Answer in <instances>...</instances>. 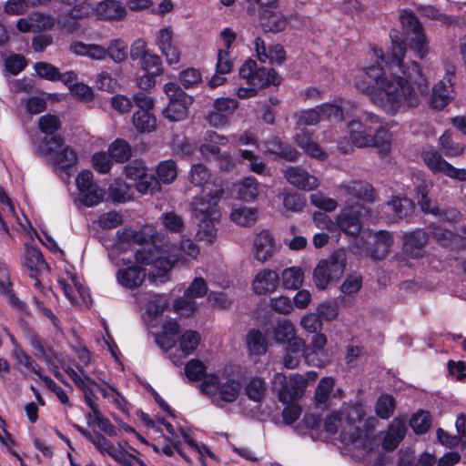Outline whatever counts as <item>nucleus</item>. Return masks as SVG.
Returning <instances> with one entry per match:
<instances>
[{
  "mask_svg": "<svg viewBox=\"0 0 466 466\" xmlns=\"http://www.w3.org/2000/svg\"><path fill=\"white\" fill-rule=\"evenodd\" d=\"M310 202L316 208L325 210L327 212L333 211L336 209L338 204L336 200L330 198L325 197L322 193L317 192L310 195Z\"/></svg>",
  "mask_w": 466,
  "mask_h": 466,
  "instance_id": "69168bd1",
  "label": "nucleus"
},
{
  "mask_svg": "<svg viewBox=\"0 0 466 466\" xmlns=\"http://www.w3.org/2000/svg\"><path fill=\"white\" fill-rule=\"evenodd\" d=\"M254 257L260 262L269 259L275 251V240L273 236L267 230L258 233L253 243Z\"/></svg>",
  "mask_w": 466,
  "mask_h": 466,
  "instance_id": "aec40b11",
  "label": "nucleus"
},
{
  "mask_svg": "<svg viewBox=\"0 0 466 466\" xmlns=\"http://www.w3.org/2000/svg\"><path fill=\"white\" fill-rule=\"evenodd\" d=\"M117 281L125 288L134 289L139 287L146 278V272L138 266H131L117 271Z\"/></svg>",
  "mask_w": 466,
  "mask_h": 466,
  "instance_id": "a878e982",
  "label": "nucleus"
},
{
  "mask_svg": "<svg viewBox=\"0 0 466 466\" xmlns=\"http://www.w3.org/2000/svg\"><path fill=\"white\" fill-rule=\"evenodd\" d=\"M422 158L428 167L434 173H445L449 163L436 151L432 149L422 152Z\"/></svg>",
  "mask_w": 466,
  "mask_h": 466,
  "instance_id": "a18cd8bd",
  "label": "nucleus"
},
{
  "mask_svg": "<svg viewBox=\"0 0 466 466\" xmlns=\"http://www.w3.org/2000/svg\"><path fill=\"white\" fill-rule=\"evenodd\" d=\"M403 253L411 258H418L424 254V249L429 240V234L422 229H417L406 233L403 236Z\"/></svg>",
  "mask_w": 466,
  "mask_h": 466,
  "instance_id": "dca6fc26",
  "label": "nucleus"
},
{
  "mask_svg": "<svg viewBox=\"0 0 466 466\" xmlns=\"http://www.w3.org/2000/svg\"><path fill=\"white\" fill-rule=\"evenodd\" d=\"M392 49L385 60L390 66L402 68L403 76H386L380 66H370L360 72L355 86L389 115L417 107L428 95L430 85L415 61L403 63L406 46L398 34H390Z\"/></svg>",
  "mask_w": 466,
  "mask_h": 466,
  "instance_id": "f257e3e1",
  "label": "nucleus"
},
{
  "mask_svg": "<svg viewBox=\"0 0 466 466\" xmlns=\"http://www.w3.org/2000/svg\"><path fill=\"white\" fill-rule=\"evenodd\" d=\"M439 140L441 150L447 157H458L464 150V147L461 144L455 143L451 139V135L448 131L443 133L442 136H441V137L439 138Z\"/></svg>",
  "mask_w": 466,
  "mask_h": 466,
  "instance_id": "3c124183",
  "label": "nucleus"
},
{
  "mask_svg": "<svg viewBox=\"0 0 466 466\" xmlns=\"http://www.w3.org/2000/svg\"><path fill=\"white\" fill-rule=\"evenodd\" d=\"M373 244L367 248L368 254L374 260H381L387 257L393 244L390 232L380 230L373 234Z\"/></svg>",
  "mask_w": 466,
  "mask_h": 466,
  "instance_id": "6ab92c4d",
  "label": "nucleus"
},
{
  "mask_svg": "<svg viewBox=\"0 0 466 466\" xmlns=\"http://www.w3.org/2000/svg\"><path fill=\"white\" fill-rule=\"evenodd\" d=\"M164 92L169 99L167 106L164 110V116L171 121H180L187 116V107L192 100L178 85L167 83Z\"/></svg>",
  "mask_w": 466,
  "mask_h": 466,
  "instance_id": "9d476101",
  "label": "nucleus"
},
{
  "mask_svg": "<svg viewBox=\"0 0 466 466\" xmlns=\"http://www.w3.org/2000/svg\"><path fill=\"white\" fill-rule=\"evenodd\" d=\"M25 266L30 271V277L36 279L37 274L47 269L41 251L35 247L26 246L24 252Z\"/></svg>",
  "mask_w": 466,
  "mask_h": 466,
  "instance_id": "c85d7f7f",
  "label": "nucleus"
},
{
  "mask_svg": "<svg viewBox=\"0 0 466 466\" xmlns=\"http://www.w3.org/2000/svg\"><path fill=\"white\" fill-rule=\"evenodd\" d=\"M400 21L405 34V40L410 48L413 50L420 59L429 52L428 40L421 24L412 13L405 12L400 15Z\"/></svg>",
  "mask_w": 466,
  "mask_h": 466,
  "instance_id": "6e6552de",
  "label": "nucleus"
},
{
  "mask_svg": "<svg viewBox=\"0 0 466 466\" xmlns=\"http://www.w3.org/2000/svg\"><path fill=\"white\" fill-rule=\"evenodd\" d=\"M432 184L430 181L421 180L420 183L417 185V200L420 205L421 210L425 213H431L435 216L442 217L450 221H456L460 217V213L456 210L451 212V217L447 216V212L441 210L437 203L433 201L431 198H429V193Z\"/></svg>",
  "mask_w": 466,
  "mask_h": 466,
  "instance_id": "f8f14e48",
  "label": "nucleus"
},
{
  "mask_svg": "<svg viewBox=\"0 0 466 466\" xmlns=\"http://www.w3.org/2000/svg\"><path fill=\"white\" fill-rule=\"evenodd\" d=\"M200 342V335L195 330H187L183 333L179 341V348L184 356L192 354Z\"/></svg>",
  "mask_w": 466,
  "mask_h": 466,
  "instance_id": "8fccbe9b",
  "label": "nucleus"
},
{
  "mask_svg": "<svg viewBox=\"0 0 466 466\" xmlns=\"http://www.w3.org/2000/svg\"><path fill=\"white\" fill-rule=\"evenodd\" d=\"M320 117L327 118L331 121H341L343 119V110L341 106L334 104H323L319 106Z\"/></svg>",
  "mask_w": 466,
  "mask_h": 466,
  "instance_id": "338daca9",
  "label": "nucleus"
},
{
  "mask_svg": "<svg viewBox=\"0 0 466 466\" xmlns=\"http://www.w3.org/2000/svg\"><path fill=\"white\" fill-rule=\"evenodd\" d=\"M0 231L6 237L10 238L11 235L7 228L6 218L9 217L15 218V212L10 198L5 192L3 187H0Z\"/></svg>",
  "mask_w": 466,
  "mask_h": 466,
  "instance_id": "f704fd0d",
  "label": "nucleus"
},
{
  "mask_svg": "<svg viewBox=\"0 0 466 466\" xmlns=\"http://www.w3.org/2000/svg\"><path fill=\"white\" fill-rule=\"evenodd\" d=\"M245 390L250 400L259 401L265 396L267 385L263 379L254 378L247 384Z\"/></svg>",
  "mask_w": 466,
  "mask_h": 466,
  "instance_id": "603ef678",
  "label": "nucleus"
},
{
  "mask_svg": "<svg viewBox=\"0 0 466 466\" xmlns=\"http://www.w3.org/2000/svg\"><path fill=\"white\" fill-rule=\"evenodd\" d=\"M199 254L198 247L190 239H184L180 243V248L177 252H174L173 250H167V256L171 257L174 255H177L180 257L178 260H185L184 255L190 257L191 258H196Z\"/></svg>",
  "mask_w": 466,
  "mask_h": 466,
  "instance_id": "13d9d810",
  "label": "nucleus"
},
{
  "mask_svg": "<svg viewBox=\"0 0 466 466\" xmlns=\"http://www.w3.org/2000/svg\"><path fill=\"white\" fill-rule=\"evenodd\" d=\"M247 345L251 355L260 356L267 350L268 343L258 329H251L247 335Z\"/></svg>",
  "mask_w": 466,
  "mask_h": 466,
  "instance_id": "37998d69",
  "label": "nucleus"
},
{
  "mask_svg": "<svg viewBox=\"0 0 466 466\" xmlns=\"http://www.w3.org/2000/svg\"><path fill=\"white\" fill-rule=\"evenodd\" d=\"M76 183L79 191V199L85 206L92 207L102 202L105 192L94 182L91 171H81L76 177Z\"/></svg>",
  "mask_w": 466,
  "mask_h": 466,
  "instance_id": "9b49d317",
  "label": "nucleus"
},
{
  "mask_svg": "<svg viewBox=\"0 0 466 466\" xmlns=\"http://www.w3.org/2000/svg\"><path fill=\"white\" fill-rule=\"evenodd\" d=\"M96 14L105 20H121L126 16V7L118 1L105 0L97 4Z\"/></svg>",
  "mask_w": 466,
  "mask_h": 466,
  "instance_id": "cd10ccee",
  "label": "nucleus"
},
{
  "mask_svg": "<svg viewBox=\"0 0 466 466\" xmlns=\"http://www.w3.org/2000/svg\"><path fill=\"white\" fill-rule=\"evenodd\" d=\"M223 193V186H216L212 191L195 197L190 204L192 218L198 227L197 237L201 241L211 244L217 237L215 225L220 217L218 204Z\"/></svg>",
  "mask_w": 466,
  "mask_h": 466,
  "instance_id": "7ed1b4c3",
  "label": "nucleus"
},
{
  "mask_svg": "<svg viewBox=\"0 0 466 466\" xmlns=\"http://www.w3.org/2000/svg\"><path fill=\"white\" fill-rule=\"evenodd\" d=\"M345 194L357 198L365 201H372L374 199V191L372 187L362 181H352L339 187Z\"/></svg>",
  "mask_w": 466,
  "mask_h": 466,
  "instance_id": "2f4dec72",
  "label": "nucleus"
},
{
  "mask_svg": "<svg viewBox=\"0 0 466 466\" xmlns=\"http://www.w3.org/2000/svg\"><path fill=\"white\" fill-rule=\"evenodd\" d=\"M61 127V121L55 115L46 114L39 117L38 128L46 135H54Z\"/></svg>",
  "mask_w": 466,
  "mask_h": 466,
  "instance_id": "5fc2aeb1",
  "label": "nucleus"
},
{
  "mask_svg": "<svg viewBox=\"0 0 466 466\" xmlns=\"http://www.w3.org/2000/svg\"><path fill=\"white\" fill-rule=\"evenodd\" d=\"M37 152L44 157L53 156L54 162L62 168L70 167L77 161V155L75 150L68 146H65L63 139L57 136L46 137L38 146Z\"/></svg>",
  "mask_w": 466,
  "mask_h": 466,
  "instance_id": "1a4fd4ad",
  "label": "nucleus"
},
{
  "mask_svg": "<svg viewBox=\"0 0 466 466\" xmlns=\"http://www.w3.org/2000/svg\"><path fill=\"white\" fill-rule=\"evenodd\" d=\"M307 384V380L302 375L295 374L288 379L284 374L277 373L272 381V390L280 402L290 403L304 395Z\"/></svg>",
  "mask_w": 466,
  "mask_h": 466,
  "instance_id": "0eeeda50",
  "label": "nucleus"
},
{
  "mask_svg": "<svg viewBox=\"0 0 466 466\" xmlns=\"http://www.w3.org/2000/svg\"><path fill=\"white\" fill-rule=\"evenodd\" d=\"M106 50V56L116 63H121L127 57V44L122 39L112 40Z\"/></svg>",
  "mask_w": 466,
  "mask_h": 466,
  "instance_id": "09e8293b",
  "label": "nucleus"
},
{
  "mask_svg": "<svg viewBox=\"0 0 466 466\" xmlns=\"http://www.w3.org/2000/svg\"><path fill=\"white\" fill-rule=\"evenodd\" d=\"M294 141L307 155L317 159H325L326 154L313 139V133L305 127H296Z\"/></svg>",
  "mask_w": 466,
  "mask_h": 466,
  "instance_id": "f3484780",
  "label": "nucleus"
},
{
  "mask_svg": "<svg viewBox=\"0 0 466 466\" xmlns=\"http://www.w3.org/2000/svg\"><path fill=\"white\" fill-rule=\"evenodd\" d=\"M335 385V381L330 377L322 378L315 391V404L318 409L326 410L329 406L330 392Z\"/></svg>",
  "mask_w": 466,
  "mask_h": 466,
  "instance_id": "72a5a7b5",
  "label": "nucleus"
},
{
  "mask_svg": "<svg viewBox=\"0 0 466 466\" xmlns=\"http://www.w3.org/2000/svg\"><path fill=\"white\" fill-rule=\"evenodd\" d=\"M430 234L436 239V241L443 246L449 247L452 244L453 240L457 237L452 231L443 228L441 227L433 226L431 228Z\"/></svg>",
  "mask_w": 466,
  "mask_h": 466,
  "instance_id": "680f3d73",
  "label": "nucleus"
},
{
  "mask_svg": "<svg viewBox=\"0 0 466 466\" xmlns=\"http://www.w3.org/2000/svg\"><path fill=\"white\" fill-rule=\"evenodd\" d=\"M139 64L141 69L145 72L157 76H160L163 73L161 57L150 51L139 61Z\"/></svg>",
  "mask_w": 466,
  "mask_h": 466,
  "instance_id": "de8ad7c7",
  "label": "nucleus"
},
{
  "mask_svg": "<svg viewBox=\"0 0 466 466\" xmlns=\"http://www.w3.org/2000/svg\"><path fill=\"white\" fill-rule=\"evenodd\" d=\"M436 461L430 453H423L416 459L412 451H400L398 466H432Z\"/></svg>",
  "mask_w": 466,
  "mask_h": 466,
  "instance_id": "e433bc0d",
  "label": "nucleus"
},
{
  "mask_svg": "<svg viewBox=\"0 0 466 466\" xmlns=\"http://www.w3.org/2000/svg\"><path fill=\"white\" fill-rule=\"evenodd\" d=\"M157 176L162 183L169 184L173 182L177 176L176 162L171 159L160 162L157 167Z\"/></svg>",
  "mask_w": 466,
  "mask_h": 466,
  "instance_id": "49530a36",
  "label": "nucleus"
},
{
  "mask_svg": "<svg viewBox=\"0 0 466 466\" xmlns=\"http://www.w3.org/2000/svg\"><path fill=\"white\" fill-rule=\"evenodd\" d=\"M347 258L343 249L334 251L328 258L321 259L313 271V281L319 289H325L329 284L339 279L346 268Z\"/></svg>",
  "mask_w": 466,
  "mask_h": 466,
  "instance_id": "423d86ee",
  "label": "nucleus"
},
{
  "mask_svg": "<svg viewBox=\"0 0 466 466\" xmlns=\"http://www.w3.org/2000/svg\"><path fill=\"white\" fill-rule=\"evenodd\" d=\"M155 116L146 110H137L133 115V125L139 132H151L157 126Z\"/></svg>",
  "mask_w": 466,
  "mask_h": 466,
  "instance_id": "79ce46f5",
  "label": "nucleus"
},
{
  "mask_svg": "<svg viewBox=\"0 0 466 466\" xmlns=\"http://www.w3.org/2000/svg\"><path fill=\"white\" fill-rule=\"evenodd\" d=\"M259 25L265 32L278 33L283 31L287 25V18L279 12L278 8L261 12L258 17Z\"/></svg>",
  "mask_w": 466,
  "mask_h": 466,
  "instance_id": "5701e85b",
  "label": "nucleus"
},
{
  "mask_svg": "<svg viewBox=\"0 0 466 466\" xmlns=\"http://www.w3.org/2000/svg\"><path fill=\"white\" fill-rule=\"evenodd\" d=\"M63 369L75 385L83 392L86 403L88 406L95 404L96 397L92 387H99V384L91 379L82 367L77 366L78 371L71 367H63Z\"/></svg>",
  "mask_w": 466,
  "mask_h": 466,
  "instance_id": "4468645a",
  "label": "nucleus"
},
{
  "mask_svg": "<svg viewBox=\"0 0 466 466\" xmlns=\"http://www.w3.org/2000/svg\"><path fill=\"white\" fill-rule=\"evenodd\" d=\"M108 151L110 157L119 163L127 161L132 155L129 144L126 140L120 138L116 139L110 144Z\"/></svg>",
  "mask_w": 466,
  "mask_h": 466,
  "instance_id": "c03bdc74",
  "label": "nucleus"
},
{
  "mask_svg": "<svg viewBox=\"0 0 466 466\" xmlns=\"http://www.w3.org/2000/svg\"><path fill=\"white\" fill-rule=\"evenodd\" d=\"M162 221L165 228L175 233H179L184 229V222L180 216L175 212H167L162 215Z\"/></svg>",
  "mask_w": 466,
  "mask_h": 466,
  "instance_id": "e2e57ef3",
  "label": "nucleus"
},
{
  "mask_svg": "<svg viewBox=\"0 0 466 466\" xmlns=\"http://www.w3.org/2000/svg\"><path fill=\"white\" fill-rule=\"evenodd\" d=\"M395 410V400L388 394L381 395L377 400L376 414L381 419H388Z\"/></svg>",
  "mask_w": 466,
  "mask_h": 466,
  "instance_id": "864d4df0",
  "label": "nucleus"
},
{
  "mask_svg": "<svg viewBox=\"0 0 466 466\" xmlns=\"http://www.w3.org/2000/svg\"><path fill=\"white\" fill-rule=\"evenodd\" d=\"M405 421L401 419H395L390 425L382 441V447L385 451H393L404 439L406 434Z\"/></svg>",
  "mask_w": 466,
  "mask_h": 466,
  "instance_id": "b1692460",
  "label": "nucleus"
},
{
  "mask_svg": "<svg viewBox=\"0 0 466 466\" xmlns=\"http://www.w3.org/2000/svg\"><path fill=\"white\" fill-rule=\"evenodd\" d=\"M282 286L287 289H298L303 284L304 274L300 268L290 267L281 273Z\"/></svg>",
  "mask_w": 466,
  "mask_h": 466,
  "instance_id": "4c0bfd02",
  "label": "nucleus"
},
{
  "mask_svg": "<svg viewBox=\"0 0 466 466\" xmlns=\"http://www.w3.org/2000/svg\"><path fill=\"white\" fill-rule=\"evenodd\" d=\"M410 424L417 434H422L426 432L431 426L430 414L426 411H419L412 416Z\"/></svg>",
  "mask_w": 466,
  "mask_h": 466,
  "instance_id": "bf43d9fd",
  "label": "nucleus"
},
{
  "mask_svg": "<svg viewBox=\"0 0 466 466\" xmlns=\"http://www.w3.org/2000/svg\"><path fill=\"white\" fill-rule=\"evenodd\" d=\"M327 345V337L325 334L316 332L311 338L310 343L306 345L304 359L309 364L317 365L313 355L322 351Z\"/></svg>",
  "mask_w": 466,
  "mask_h": 466,
  "instance_id": "a19ab883",
  "label": "nucleus"
},
{
  "mask_svg": "<svg viewBox=\"0 0 466 466\" xmlns=\"http://www.w3.org/2000/svg\"><path fill=\"white\" fill-rule=\"evenodd\" d=\"M0 294L5 296L7 300L15 308L25 309V304L21 301L14 293L10 273L6 264L0 259Z\"/></svg>",
  "mask_w": 466,
  "mask_h": 466,
  "instance_id": "bb28decb",
  "label": "nucleus"
},
{
  "mask_svg": "<svg viewBox=\"0 0 466 466\" xmlns=\"http://www.w3.org/2000/svg\"><path fill=\"white\" fill-rule=\"evenodd\" d=\"M167 306V299L163 294H152L148 299L147 311L150 315L157 317L163 313Z\"/></svg>",
  "mask_w": 466,
  "mask_h": 466,
  "instance_id": "052dcab7",
  "label": "nucleus"
},
{
  "mask_svg": "<svg viewBox=\"0 0 466 466\" xmlns=\"http://www.w3.org/2000/svg\"><path fill=\"white\" fill-rule=\"evenodd\" d=\"M351 143L358 147H384L389 143L388 131L381 118L371 112H363L357 120L348 124Z\"/></svg>",
  "mask_w": 466,
  "mask_h": 466,
  "instance_id": "20e7f679",
  "label": "nucleus"
},
{
  "mask_svg": "<svg viewBox=\"0 0 466 466\" xmlns=\"http://www.w3.org/2000/svg\"><path fill=\"white\" fill-rule=\"evenodd\" d=\"M90 442L93 443L102 454H108L116 461L125 462L127 453L121 448L118 449L115 447L103 434L96 432Z\"/></svg>",
  "mask_w": 466,
  "mask_h": 466,
  "instance_id": "7c9ffc66",
  "label": "nucleus"
},
{
  "mask_svg": "<svg viewBox=\"0 0 466 466\" xmlns=\"http://www.w3.org/2000/svg\"><path fill=\"white\" fill-rule=\"evenodd\" d=\"M296 117L298 118L296 127H305L306 126L317 125L321 119L319 107L302 110L296 114Z\"/></svg>",
  "mask_w": 466,
  "mask_h": 466,
  "instance_id": "6e6d98bb",
  "label": "nucleus"
},
{
  "mask_svg": "<svg viewBox=\"0 0 466 466\" xmlns=\"http://www.w3.org/2000/svg\"><path fill=\"white\" fill-rule=\"evenodd\" d=\"M254 44L257 56L260 62L265 63L269 60L270 63L281 64L286 60V53L281 45L270 46L267 50L265 41L260 37H257Z\"/></svg>",
  "mask_w": 466,
  "mask_h": 466,
  "instance_id": "412c9836",
  "label": "nucleus"
},
{
  "mask_svg": "<svg viewBox=\"0 0 466 466\" xmlns=\"http://www.w3.org/2000/svg\"><path fill=\"white\" fill-rule=\"evenodd\" d=\"M306 343L301 338L294 339L286 344V353L283 356V365L285 368L292 370L299 366L300 362V352L304 356Z\"/></svg>",
  "mask_w": 466,
  "mask_h": 466,
  "instance_id": "c756f323",
  "label": "nucleus"
},
{
  "mask_svg": "<svg viewBox=\"0 0 466 466\" xmlns=\"http://www.w3.org/2000/svg\"><path fill=\"white\" fill-rule=\"evenodd\" d=\"M240 384L235 380H229L219 386L218 394L213 396V403L222 407L225 402L234 401L239 393Z\"/></svg>",
  "mask_w": 466,
  "mask_h": 466,
  "instance_id": "473e14b6",
  "label": "nucleus"
},
{
  "mask_svg": "<svg viewBox=\"0 0 466 466\" xmlns=\"http://www.w3.org/2000/svg\"><path fill=\"white\" fill-rule=\"evenodd\" d=\"M274 338L279 343H289L294 339H299L296 336V329L291 321L288 319L277 322L273 329Z\"/></svg>",
  "mask_w": 466,
  "mask_h": 466,
  "instance_id": "58836bf2",
  "label": "nucleus"
},
{
  "mask_svg": "<svg viewBox=\"0 0 466 466\" xmlns=\"http://www.w3.org/2000/svg\"><path fill=\"white\" fill-rule=\"evenodd\" d=\"M136 261L142 265H152V271L148 273L149 280L155 284L165 283L169 279V272L180 257L167 256V250H158L153 248H141L135 253Z\"/></svg>",
  "mask_w": 466,
  "mask_h": 466,
  "instance_id": "39448f33",
  "label": "nucleus"
},
{
  "mask_svg": "<svg viewBox=\"0 0 466 466\" xmlns=\"http://www.w3.org/2000/svg\"><path fill=\"white\" fill-rule=\"evenodd\" d=\"M388 208H391L398 218L407 217L412 210V202L408 198H393Z\"/></svg>",
  "mask_w": 466,
  "mask_h": 466,
  "instance_id": "4d7b16f0",
  "label": "nucleus"
},
{
  "mask_svg": "<svg viewBox=\"0 0 466 466\" xmlns=\"http://www.w3.org/2000/svg\"><path fill=\"white\" fill-rule=\"evenodd\" d=\"M196 308V302L192 299L186 298L185 296L177 299L174 303L175 311L187 318L194 314Z\"/></svg>",
  "mask_w": 466,
  "mask_h": 466,
  "instance_id": "774afa93",
  "label": "nucleus"
},
{
  "mask_svg": "<svg viewBox=\"0 0 466 466\" xmlns=\"http://www.w3.org/2000/svg\"><path fill=\"white\" fill-rule=\"evenodd\" d=\"M230 218L239 226L249 227L257 221L258 210L248 207L234 208L230 214Z\"/></svg>",
  "mask_w": 466,
  "mask_h": 466,
  "instance_id": "ea45409f",
  "label": "nucleus"
},
{
  "mask_svg": "<svg viewBox=\"0 0 466 466\" xmlns=\"http://www.w3.org/2000/svg\"><path fill=\"white\" fill-rule=\"evenodd\" d=\"M363 209L362 207H352L342 210L338 217V227L348 235H359L361 230L360 216Z\"/></svg>",
  "mask_w": 466,
  "mask_h": 466,
  "instance_id": "a211bd4d",
  "label": "nucleus"
},
{
  "mask_svg": "<svg viewBox=\"0 0 466 466\" xmlns=\"http://www.w3.org/2000/svg\"><path fill=\"white\" fill-rule=\"evenodd\" d=\"M266 153L290 162L297 161L300 156L296 148L282 142L279 137H272L266 142Z\"/></svg>",
  "mask_w": 466,
  "mask_h": 466,
  "instance_id": "393cba45",
  "label": "nucleus"
},
{
  "mask_svg": "<svg viewBox=\"0 0 466 466\" xmlns=\"http://www.w3.org/2000/svg\"><path fill=\"white\" fill-rule=\"evenodd\" d=\"M284 177L291 186L300 190L310 191L319 187L318 178L299 166L285 169Z\"/></svg>",
  "mask_w": 466,
  "mask_h": 466,
  "instance_id": "2eb2a0df",
  "label": "nucleus"
},
{
  "mask_svg": "<svg viewBox=\"0 0 466 466\" xmlns=\"http://www.w3.org/2000/svg\"><path fill=\"white\" fill-rule=\"evenodd\" d=\"M208 286L204 279L196 278L191 285L185 290L184 296L186 298L197 299L202 298L207 294Z\"/></svg>",
  "mask_w": 466,
  "mask_h": 466,
  "instance_id": "0e129e2a",
  "label": "nucleus"
},
{
  "mask_svg": "<svg viewBox=\"0 0 466 466\" xmlns=\"http://www.w3.org/2000/svg\"><path fill=\"white\" fill-rule=\"evenodd\" d=\"M237 193L244 201L256 199L259 193V184L253 177H248L235 185Z\"/></svg>",
  "mask_w": 466,
  "mask_h": 466,
  "instance_id": "c9c22d12",
  "label": "nucleus"
},
{
  "mask_svg": "<svg viewBox=\"0 0 466 466\" xmlns=\"http://www.w3.org/2000/svg\"><path fill=\"white\" fill-rule=\"evenodd\" d=\"M374 422L373 418H366L361 404H355L327 416L324 429L328 433L335 434L340 428L341 441L364 454L379 445Z\"/></svg>",
  "mask_w": 466,
  "mask_h": 466,
  "instance_id": "f03ea898",
  "label": "nucleus"
},
{
  "mask_svg": "<svg viewBox=\"0 0 466 466\" xmlns=\"http://www.w3.org/2000/svg\"><path fill=\"white\" fill-rule=\"evenodd\" d=\"M279 284V274L271 269L259 271L253 280V289L257 294L263 295L273 292Z\"/></svg>",
  "mask_w": 466,
  "mask_h": 466,
  "instance_id": "4be33fe9",
  "label": "nucleus"
},
{
  "mask_svg": "<svg viewBox=\"0 0 466 466\" xmlns=\"http://www.w3.org/2000/svg\"><path fill=\"white\" fill-rule=\"evenodd\" d=\"M187 180L192 186L201 188L202 193L212 191L216 186H222L221 182L213 177L209 168L202 163L191 166Z\"/></svg>",
  "mask_w": 466,
  "mask_h": 466,
  "instance_id": "ddd939ff",
  "label": "nucleus"
}]
</instances>
